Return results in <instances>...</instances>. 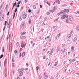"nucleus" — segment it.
<instances>
[{"instance_id": "nucleus-27", "label": "nucleus", "mask_w": 79, "mask_h": 79, "mask_svg": "<svg viewBox=\"0 0 79 79\" xmlns=\"http://www.w3.org/2000/svg\"><path fill=\"white\" fill-rule=\"evenodd\" d=\"M12 66L14 68L15 67V63H13L12 64Z\"/></svg>"}, {"instance_id": "nucleus-54", "label": "nucleus", "mask_w": 79, "mask_h": 79, "mask_svg": "<svg viewBox=\"0 0 79 79\" xmlns=\"http://www.w3.org/2000/svg\"><path fill=\"white\" fill-rule=\"evenodd\" d=\"M28 12L29 13H31V10L30 9H29L28 10Z\"/></svg>"}, {"instance_id": "nucleus-10", "label": "nucleus", "mask_w": 79, "mask_h": 79, "mask_svg": "<svg viewBox=\"0 0 79 79\" xmlns=\"http://www.w3.org/2000/svg\"><path fill=\"white\" fill-rule=\"evenodd\" d=\"M20 39H25V36H20Z\"/></svg>"}, {"instance_id": "nucleus-1", "label": "nucleus", "mask_w": 79, "mask_h": 79, "mask_svg": "<svg viewBox=\"0 0 79 79\" xmlns=\"http://www.w3.org/2000/svg\"><path fill=\"white\" fill-rule=\"evenodd\" d=\"M27 17V15H26L25 13V11H23L22 13V15L21 16V18H22L23 19H25V18H26Z\"/></svg>"}, {"instance_id": "nucleus-59", "label": "nucleus", "mask_w": 79, "mask_h": 79, "mask_svg": "<svg viewBox=\"0 0 79 79\" xmlns=\"http://www.w3.org/2000/svg\"><path fill=\"white\" fill-rule=\"evenodd\" d=\"M60 36H61V34L59 33V34L58 37H60Z\"/></svg>"}, {"instance_id": "nucleus-5", "label": "nucleus", "mask_w": 79, "mask_h": 79, "mask_svg": "<svg viewBox=\"0 0 79 79\" xmlns=\"http://www.w3.org/2000/svg\"><path fill=\"white\" fill-rule=\"evenodd\" d=\"M26 8L27 9H29L31 8V5L30 4L27 5L26 6Z\"/></svg>"}, {"instance_id": "nucleus-3", "label": "nucleus", "mask_w": 79, "mask_h": 79, "mask_svg": "<svg viewBox=\"0 0 79 79\" xmlns=\"http://www.w3.org/2000/svg\"><path fill=\"white\" fill-rule=\"evenodd\" d=\"M62 11H63V12L64 13V14H65V13H65V12H66V11L67 13H69V10H68V9L66 10V9H64V10Z\"/></svg>"}, {"instance_id": "nucleus-40", "label": "nucleus", "mask_w": 79, "mask_h": 79, "mask_svg": "<svg viewBox=\"0 0 79 79\" xmlns=\"http://www.w3.org/2000/svg\"><path fill=\"white\" fill-rule=\"evenodd\" d=\"M51 40H52L51 39V38H49V40H48L49 42H51Z\"/></svg>"}, {"instance_id": "nucleus-57", "label": "nucleus", "mask_w": 79, "mask_h": 79, "mask_svg": "<svg viewBox=\"0 0 79 79\" xmlns=\"http://www.w3.org/2000/svg\"><path fill=\"white\" fill-rule=\"evenodd\" d=\"M66 22H67V23H68V22H69V21H68V19H66Z\"/></svg>"}, {"instance_id": "nucleus-30", "label": "nucleus", "mask_w": 79, "mask_h": 79, "mask_svg": "<svg viewBox=\"0 0 79 79\" xmlns=\"http://www.w3.org/2000/svg\"><path fill=\"white\" fill-rule=\"evenodd\" d=\"M18 52V50H15L14 51V52L15 54H16L17 53V52Z\"/></svg>"}, {"instance_id": "nucleus-28", "label": "nucleus", "mask_w": 79, "mask_h": 79, "mask_svg": "<svg viewBox=\"0 0 79 79\" xmlns=\"http://www.w3.org/2000/svg\"><path fill=\"white\" fill-rule=\"evenodd\" d=\"M23 72H21L20 73L19 75L20 76H23Z\"/></svg>"}, {"instance_id": "nucleus-6", "label": "nucleus", "mask_w": 79, "mask_h": 79, "mask_svg": "<svg viewBox=\"0 0 79 79\" xmlns=\"http://www.w3.org/2000/svg\"><path fill=\"white\" fill-rule=\"evenodd\" d=\"M73 17L72 16H70L69 17V21H71L73 20Z\"/></svg>"}, {"instance_id": "nucleus-47", "label": "nucleus", "mask_w": 79, "mask_h": 79, "mask_svg": "<svg viewBox=\"0 0 79 79\" xmlns=\"http://www.w3.org/2000/svg\"><path fill=\"white\" fill-rule=\"evenodd\" d=\"M33 8L34 9H35L36 8V6H33Z\"/></svg>"}, {"instance_id": "nucleus-17", "label": "nucleus", "mask_w": 79, "mask_h": 79, "mask_svg": "<svg viewBox=\"0 0 79 79\" xmlns=\"http://www.w3.org/2000/svg\"><path fill=\"white\" fill-rule=\"evenodd\" d=\"M53 48H52L50 54L51 55H52V53H53Z\"/></svg>"}, {"instance_id": "nucleus-32", "label": "nucleus", "mask_w": 79, "mask_h": 79, "mask_svg": "<svg viewBox=\"0 0 79 79\" xmlns=\"http://www.w3.org/2000/svg\"><path fill=\"white\" fill-rule=\"evenodd\" d=\"M36 71H38V70H39V67H38V66H37L36 68Z\"/></svg>"}, {"instance_id": "nucleus-18", "label": "nucleus", "mask_w": 79, "mask_h": 79, "mask_svg": "<svg viewBox=\"0 0 79 79\" xmlns=\"http://www.w3.org/2000/svg\"><path fill=\"white\" fill-rule=\"evenodd\" d=\"M50 12H52V13H53L55 12V10L54 9H53L52 10H50Z\"/></svg>"}, {"instance_id": "nucleus-49", "label": "nucleus", "mask_w": 79, "mask_h": 79, "mask_svg": "<svg viewBox=\"0 0 79 79\" xmlns=\"http://www.w3.org/2000/svg\"><path fill=\"white\" fill-rule=\"evenodd\" d=\"M55 27H58L56 26H54L53 27V29H55Z\"/></svg>"}, {"instance_id": "nucleus-31", "label": "nucleus", "mask_w": 79, "mask_h": 79, "mask_svg": "<svg viewBox=\"0 0 79 79\" xmlns=\"http://www.w3.org/2000/svg\"><path fill=\"white\" fill-rule=\"evenodd\" d=\"M3 57V55H1L0 57V59H2V58Z\"/></svg>"}, {"instance_id": "nucleus-39", "label": "nucleus", "mask_w": 79, "mask_h": 79, "mask_svg": "<svg viewBox=\"0 0 79 79\" xmlns=\"http://www.w3.org/2000/svg\"><path fill=\"white\" fill-rule=\"evenodd\" d=\"M6 23H7V22L6 21L5 22V23L4 24V26H6Z\"/></svg>"}, {"instance_id": "nucleus-16", "label": "nucleus", "mask_w": 79, "mask_h": 79, "mask_svg": "<svg viewBox=\"0 0 79 79\" xmlns=\"http://www.w3.org/2000/svg\"><path fill=\"white\" fill-rule=\"evenodd\" d=\"M24 56H25V52H23L22 54V57H24Z\"/></svg>"}, {"instance_id": "nucleus-42", "label": "nucleus", "mask_w": 79, "mask_h": 79, "mask_svg": "<svg viewBox=\"0 0 79 79\" xmlns=\"http://www.w3.org/2000/svg\"><path fill=\"white\" fill-rule=\"evenodd\" d=\"M20 3H21V1H19L18 3H17V4L18 5H19L20 4Z\"/></svg>"}, {"instance_id": "nucleus-4", "label": "nucleus", "mask_w": 79, "mask_h": 79, "mask_svg": "<svg viewBox=\"0 0 79 79\" xmlns=\"http://www.w3.org/2000/svg\"><path fill=\"white\" fill-rule=\"evenodd\" d=\"M12 49V44L11 43H10L9 45V50H10Z\"/></svg>"}, {"instance_id": "nucleus-34", "label": "nucleus", "mask_w": 79, "mask_h": 79, "mask_svg": "<svg viewBox=\"0 0 79 79\" xmlns=\"http://www.w3.org/2000/svg\"><path fill=\"white\" fill-rule=\"evenodd\" d=\"M68 37L69 38V39H70V38H71V35H68Z\"/></svg>"}, {"instance_id": "nucleus-12", "label": "nucleus", "mask_w": 79, "mask_h": 79, "mask_svg": "<svg viewBox=\"0 0 79 79\" xmlns=\"http://www.w3.org/2000/svg\"><path fill=\"white\" fill-rule=\"evenodd\" d=\"M44 2H45V3H46L48 4V5H50V3H49V2L48 3V1H47V0H45Z\"/></svg>"}, {"instance_id": "nucleus-64", "label": "nucleus", "mask_w": 79, "mask_h": 79, "mask_svg": "<svg viewBox=\"0 0 79 79\" xmlns=\"http://www.w3.org/2000/svg\"><path fill=\"white\" fill-rule=\"evenodd\" d=\"M9 14H10V11L8 12V13L7 14V15H9Z\"/></svg>"}, {"instance_id": "nucleus-56", "label": "nucleus", "mask_w": 79, "mask_h": 79, "mask_svg": "<svg viewBox=\"0 0 79 79\" xmlns=\"http://www.w3.org/2000/svg\"><path fill=\"white\" fill-rule=\"evenodd\" d=\"M66 50V49H64V51H63V53H64V52H65V51Z\"/></svg>"}, {"instance_id": "nucleus-63", "label": "nucleus", "mask_w": 79, "mask_h": 79, "mask_svg": "<svg viewBox=\"0 0 79 79\" xmlns=\"http://www.w3.org/2000/svg\"><path fill=\"white\" fill-rule=\"evenodd\" d=\"M68 54L69 55H70V52H68Z\"/></svg>"}, {"instance_id": "nucleus-25", "label": "nucleus", "mask_w": 79, "mask_h": 79, "mask_svg": "<svg viewBox=\"0 0 79 79\" xmlns=\"http://www.w3.org/2000/svg\"><path fill=\"white\" fill-rule=\"evenodd\" d=\"M58 7L56 6H54V7L53 8V9H54V10H56L57 8Z\"/></svg>"}, {"instance_id": "nucleus-26", "label": "nucleus", "mask_w": 79, "mask_h": 79, "mask_svg": "<svg viewBox=\"0 0 79 79\" xmlns=\"http://www.w3.org/2000/svg\"><path fill=\"white\" fill-rule=\"evenodd\" d=\"M24 69H22L20 70L19 73H21V72H22V71H24Z\"/></svg>"}, {"instance_id": "nucleus-29", "label": "nucleus", "mask_w": 79, "mask_h": 79, "mask_svg": "<svg viewBox=\"0 0 79 79\" xmlns=\"http://www.w3.org/2000/svg\"><path fill=\"white\" fill-rule=\"evenodd\" d=\"M76 30L77 31H79V27H77Z\"/></svg>"}, {"instance_id": "nucleus-44", "label": "nucleus", "mask_w": 79, "mask_h": 79, "mask_svg": "<svg viewBox=\"0 0 79 79\" xmlns=\"http://www.w3.org/2000/svg\"><path fill=\"white\" fill-rule=\"evenodd\" d=\"M10 25H8L7 26L8 29H10Z\"/></svg>"}, {"instance_id": "nucleus-7", "label": "nucleus", "mask_w": 79, "mask_h": 79, "mask_svg": "<svg viewBox=\"0 0 79 79\" xmlns=\"http://www.w3.org/2000/svg\"><path fill=\"white\" fill-rule=\"evenodd\" d=\"M4 17H5L4 15H3L2 16V17H1L0 19V21H2L3 20V19H4Z\"/></svg>"}, {"instance_id": "nucleus-14", "label": "nucleus", "mask_w": 79, "mask_h": 79, "mask_svg": "<svg viewBox=\"0 0 79 79\" xmlns=\"http://www.w3.org/2000/svg\"><path fill=\"white\" fill-rule=\"evenodd\" d=\"M16 2H15V3H14V4L12 7V10H13V8H14V6H16Z\"/></svg>"}, {"instance_id": "nucleus-19", "label": "nucleus", "mask_w": 79, "mask_h": 79, "mask_svg": "<svg viewBox=\"0 0 79 79\" xmlns=\"http://www.w3.org/2000/svg\"><path fill=\"white\" fill-rule=\"evenodd\" d=\"M30 16L31 17V18H32L34 16V15H33V13H31L30 14Z\"/></svg>"}, {"instance_id": "nucleus-38", "label": "nucleus", "mask_w": 79, "mask_h": 79, "mask_svg": "<svg viewBox=\"0 0 79 79\" xmlns=\"http://www.w3.org/2000/svg\"><path fill=\"white\" fill-rule=\"evenodd\" d=\"M22 19H23V18L21 17V16L19 19V20L22 21Z\"/></svg>"}, {"instance_id": "nucleus-53", "label": "nucleus", "mask_w": 79, "mask_h": 79, "mask_svg": "<svg viewBox=\"0 0 79 79\" xmlns=\"http://www.w3.org/2000/svg\"><path fill=\"white\" fill-rule=\"evenodd\" d=\"M4 52V47H2V52Z\"/></svg>"}, {"instance_id": "nucleus-43", "label": "nucleus", "mask_w": 79, "mask_h": 79, "mask_svg": "<svg viewBox=\"0 0 79 79\" xmlns=\"http://www.w3.org/2000/svg\"><path fill=\"white\" fill-rule=\"evenodd\" d=\"M14 69H13L12 70V73H13V74H14Z\"/></svg>"}, {"instance_id": "nucleus-9", "label": "nucleus", "mask_w": 79, "mask_h": 79, "mask_svg": "<svg viewBox=\"0 0 79 79\" xmlns=\"http://www.w3.org/2000/svg\"><path fill=\"white\" fill-rule=\"evenodd\" d=\"M77 37H75L74 39H73V42L75 43L76 42V41H77Z\"/></svg>"}, {"instance_id": "nucleus-50", "label": "nucleus", "mask_w": 79, "mask_h": 79, "mask_svg": "<svg viewBox=\"0 0 79 79\" xmlns=\"http://www.w3.org/2000/svg\"><path fill=\"white\" fill-rule=\"evenodd\" d=\"M15 79H20V78L19 77H18L17 78H15Z\"/></svg>"}, {"instance_id": "nucleus-58", "label": "nucleus", "mask_w": 79, "mask_h": 79, "mask_svg": "<svg viewBox=\"0 0 79 79\" xmlns=\"http://www.w3.org/2000/svg\"><path fill=\"white\" fill-rule=\"evenodd\" d=\"M57 38H58V36H56V37H55V40H56V39H57Z\"/></svg>"}, {"instance_id": "nucleus-48", "label": "nucleus", "mask_w": 79, "mask_h": 79, "mask_svg": "<svg viewBox=\"0 0 79 79\" xmlns=\"http://www.w3.org/2000/svg\"><path fill=\"white\" fill-rule=\"evenodd\" d=\"M15 13H14V15L13 17V18L14 19L15 18Z\"/></svg>"}, {"instance_id": "nucleus-60", "label": "nucleus", "mask_w": 79, "mask_h": 79, "mask_svg": "<svg viewBox=\"0 0 79 79\" xmlns=\"http://www.w3.org/2000/svg\"><path fill=\"white\" fill-rule=\"evenodd\" d=\"M58 64H54V66H56Z\"/></svg>"}, {"instance_id": "nucleus-20", "label": "nucleus", "mask_w": 79, "mask_h": 79, "mask_svg": "<svg viewBox=\"0 0 79 79\" xmlns=\"http://www.w3.org/2000/svg\"><path fill=\"white\" fill-rule=\"evenodd\" d=\"M6 59H5V60L4 61V66H5V65H6Z\"/></svg>"}, {"instance_id": "nucleus-46", "label": "nucleus", "mask_w": 79, "mask_h": 79, "mask_svg": "<svg viewBox=\"0 0 79 79\" xmlns=\"http://www.w3.org/2000/svg\"><path fill=\"white\" fill-rule=\"evenodd\" d=\"M12 63H14V62H15V60H14V59H12Z\"/></svg>"}, {"instance_id": "nucleus-23", "label": "nucleus", "mask_w": 79, "mask_h": 79, "mask_svg": "<svg viewBox=\"0 0 79 79\" xmlns=\"http://www.w3.org/2000/svg\"><path fill=\"white\" fill-rule=\"evenodd\" d=\"M74 46L72 47L71 49L72 50V51H74Z\"/></svg>"}, {"instance_id": "nucleus-8", "label": "nucleus", "mask_w": 79, "mask_h": 79, "mask_svg": "<svg viewBox=\"0 0 79 79\" xmlns=\"http://www.w3.org/2000/svg\"><path fill=\"white\" fill-rule=\"evenodd\" d=\"M65 18H66V15H63L62 16L61 18L62 19H64Z\"/></svg>"}, {"instance_id": "nucleus-21", "label": "nucleus", "mask_w": 79, "mask_h": 79, "mask_svg": "<svg viewBox=\"0 0 79 79\" xmlns=\"http://www.w3.org/2000/svg\"><path fill=\"white\" fill-rule=\"evenodd\" d=\"M19 46V43L17 42V43L16 44V47H18Z\"/></svg>"}, {"instance_id": "nucleus-33", "label": "nucleus", "mask_w": 79, "mask_h": 79, "mask_svg": "<svg viewBox=\"0 0 79 79\" xmlns=\"http://www.w3.org/2000/svg\"><path fill=\"white\" fill-rule=\"evenodd\" d=\"M75 60H76L75 59H73L72 60H71V63H72L73 62H74V61H75Z\"/></svg>"}, {"instance_id": "nucleus-36", "label": "nucleus", "mask_w": 79, "mask_h": 79, "mask_svg": "<svg viewBox=\"0 0 79 79\" xmlns=\"http://www.w3.org/2000/svg\"><path fill=\"white\" fill-rule=\"evenodd\" d=\"M45 77L44 79H47L48 78V76H47V75H45Z\"/></svg>"}, {"instance_id": "nucleus-55", "label": "nucleus", "mask_w": 79, "mask_h": 79, "mask_svg": "<svg viewBox=\"0 0 79 79\" xmlns=\"http://www.w3.org/2000/svg\"><path fill=\"white\" fill-rule=\"evenodd\" d=\"M31 20H29V23L30 24H31Z\"/></svg>"}, {"instance_id": "nucleus-62", "label": "nucleus", "mask_w": 79, "mask_h": 79, "mask_svg": "<svg viewBox=\"0 0 79 79\" xmlns=\"http://www.w3.org/2000/svg\"><path fill=\"white\" fill-rule=\"evenodd\" d=\"M40 8H42V5H40Z\"/></svg>"}, {"instance_id": "nucleus-52", "label": "nucleus", "mask_w": 79, "mask_h": 79, "mask_svg": "<svg viewBox=\"0 0 79 79\" xmlns=\"http://www.w3.org/2000/svg\"><path fill=\"white\" fill-rule=\"evenodd\" d=\"M73 31L72 30V31L70 32L71 34H73Z\"/></svg>"}, {"instance_id": "nucleus-41", "label": "nucleus", "mask_w": 79, "mask_h": 79, "mask_svg": "<svg viewBox=\"0 0 79 79\" xmlns=\"http://www.w3.org/2000/svg\"><path fill=\"white\" fill-rule=\"evenodd\" d=\"M2 6H3V5H2L1 6H0V10L2 9Z\"/></svg>"}, {"instance_id": "nucleus-35", "label": "nucleus", "mask_w": 79, "mask_h": 79, "mask_svg": "<svg viewBox=\"0 0 79 79\" xmlns=\"http://www.w3.org/2000/svg\"><path fill=\"white\" fill-rule=\"evenodd\" d=\"M10 20H11V19H9V24H8V25H10V24H11L10 23Z\"/></svg>"}, {"instance_id": "nucleus-61", "label": "nucleus", "mask_w": 79, "mask_h": 79, "mask_svg": "<svg viewBox=\"0 0 79 79\" xmlns=\"http://www.w3.org/2000/svg\"><path fill=\"white\" fill-rule=\"evenodd\" d=\"M5 27H4L3 28V31H5Z\"/></svg>"}, {"instance_id": "nucleus-15", "label": "nucleus", "mask_w": 79, "mask_h": 79, "mask_svg": "<svg viewBox=\"0 0 79 79\" xmlns=\"http://www.w3.org/2000/svg\"><path fill=\"white\" fill-rule=\"evenodd\" d=\"M56 2H57V3L58 4H60V0H56L55 1Z\"/></svg>"}, {"instance_id": "nucleus-11", "label": "nucleus", "mask_w": 79, "mask_h": 79, "mask_svg": "<svg viewBox=\"0 0 79 79\" xmlns=\"http://www.w3.org/2000/svg\"><path fill=\"white\" fill-rule=\"evenodd\" d=\"M62 13L64 14V13H63V12H60L57 13V15L58 16H60V15L61 14H62Z\"/></svg>"}, {"instance_id": "nucleus-24", "label": "nucleus", "mask_w": 79, "mask_h": 79, "mask_svg": "<svg viewBox=\"0 0 79 79\" xmlns=\"http://www.w3.org/2000/svg\"><path fill=\"white\" fill-rule=\"evenodd\" d=\"M26 34V32H23L21 33V35H24V34Z\"/></svg>"}, {"instance_id": "nucleus-13", "label": "nucleus", "mask_w": 79, "mask_h": 79, "mask_svg": "<svg viewBox=\"0 0 79 79\" xmlns=\"http://www.w3.org/2000/svg\"><path fill=\"white\" fill-rule=\"evenodd\" d=\"M4 73L5 77H6L7 76V71L6 70L5 71Z\"/></svg>"}, {"instance_id": "nucleus-37", "label": "nucleus", "mask_w": 79, "mask_h": 79, "mask_svg": "<svg viewBox=\"0 0 79 79\" xmlns=\"http://www.w3.org/2000/svg\"><path fill=\"white\" fill-rule=\"evenodd\" d=\"M17 10H18V9L17 8H16L15 10V13H16V11H17Z\"/></svg>"}, {"instance_id": "nucleus-51", "label": "nucleus", "mask_w": 79, "mask_h": 79, "mask_svg": "<svg viewBox=\"0 0 79 79\" xmlns=\"http://www.w3.org/2000/svg\"><path fill=\"white\" fill-rule=\"evenodd\" d=\"M58 18L57 19H56L55 20H54V22H56V21H58Z\"/></svg>"}, {"instance_id": "nucleus-45", "label": "nucleus", "mask_w": 79, "mask_h": 79, "mask_svg": "<svg viewBox=\"0 0 79 79\" xmlns=\"http://www.w3.org/2000/svg\"><path fill=\"white\" fill-rule=\"evenodd\" d=\"M46 14H47V15H50V12H47L46 13Z\"/></svg>"}, {"instance_id": "nucleus-2", "label": "nucleus", "mask_w": 79, "mask_h": 79, "mask_svg": "<svg viewBox=\"0 0 79 79\" xmlns=\"http://www.w3.org/2000/svg\"><path fill=\"white\" fill-rule=\"evenodd\" d=\"M26 44H24V42L23 41H22L21 45L22 47H23L24 48H25V47H26Z\"/></svg>"}, {"instance_id": "nucleus-22", "label": "nucleus", "mask_w": 79, "mask_h": 79, "mask_svg": "<svg viewBox=\"0 0 79 79\" xmlns=\"http://www.w3.org/2000/svg\"><path fill=\"white\" fill-rule=\"evenodd\" d=\"M60 49V47H57V48L56 51L57 52H58V51H59V50Z\"/></svg>"}]
</instances>
